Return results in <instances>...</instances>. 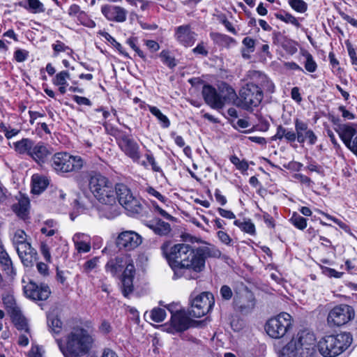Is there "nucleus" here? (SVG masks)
Wrapping results in <instances>:
<instances>
[{"instance_id": "obj_3", "label": "nucleus", "mask_w": 357, "mask_h": 357, "mask_svg": "<svg viewBox=\"0 0 357 357\" xmlns=\"http://www.w3.org/2000/svg\"><path fill=\"white\" fill-rule=\"evenodd\" d=\"M315 348L314 333L301 330L281 349L279 357H310L315 353Z\"/></svg>"}, {"instance_id": "obj_4", "label": "nucleus", "mask_w": 357, "mask_h": 357, "mask_svg": "<svg viewBox=\"0 0 357 357\" xmlns=\"http://www.w3.org/2000/svg\"><path fill=\"white\" fill-rule=\"evenodd\" d=\"M93 339L89 332L82 327H75L66 337V346L59 344L65 357H79L89 353Z\"/></svg>"}, {"instance_id": "obj_47", "label": "nucleus", "mask_w": 357, "mask_h": 357, "mask_svg": "<svg viewBox=\"0 0 357 357\" xmlns=\"http://www.w3.org/2000/svg\"><path fill=\"white\" fill-rule=\"evenodd\" d=\"M289 6L298 13H305L307 9V4L303 0H289Z\"/></svg>"}, {"instance_id": "obj_6", "label": "nucleus", "mask_w": 357, "mask_h": 357, "mask_svg": "<svg viewBox=\"0 0 357 357\" xmlns=\"http://www.w3.org/2000/svg\"><path fill=\"white\" fill-rule=\"evenodd\" d=\"M83 166L84 160L80 156L66 152L56 153L51 159V167L58 174L77 172Z\"/></svg>"}, {"instance_id": "obj_11", "label": "nucleus", "mask_w": 357, "mask_h": 357, "mask_svg": "<svg viewBox=\"0 0 357 357\" xmlns=\"http://www.w3.org/2000/svg\"><path fill=\"white\" fill-rule=\"evenodd\" d=\"M214 303L213 294L209 292H203L191 301V307L188 313L192 317H202L212 309Z\"/></svg>"}, {"instance_id": "obj_31", "label": "nucleus", "mask_w": 357, "mask_h": 357, "mask_svg": "<svg viewBox=\"0 0 357 357\" xmlns=\"http://www.w3.org/2000/svg\"><path fill=\"white\" fill-rule=\"evenodd\" d=\"M12 321L13 322L15 327L20 331H24L29 333L28 324L26 319L22 314L21 310H19L10 314Z\"/></svg>"}, {"instance_id": "obj_16", "label": "nucleus", "mask_w": 357, "mask_h": 357, "mask_svg": "<svg viewBox=\"0 0 357 357\" xmlns=\"http://www.w3.org/2000/svg\"><path fill=\"white\" fill-rule=\"evenodd\" d=\"M295 130L297 132V141L300 144L307 142L310 145H314L317 142V136L309 128L308 124L298 118L294 119Z\"/></svg>"}, {"instance_id": "obj_36", "label": "nucleus", "mask_w": 357, "mask_h": 357, "mask_svg": "<svg viewBox=\"0 0 357 357\" xmlns=\"http://www.w3.org/2000/svg\"><path fill=\"white\" fill-rule=\"evenodd\" d=\"M84 236V234H77L73 236V240L78 252H88L91 250L90 244L80 239L81 237Z\"/></svg>"}, {"instance_id": "obj_14", "label": "nucleus", "mask_w": 357, "mask_h": 357, "mask_svg": "<svg viewBox=\"0 0 357 357\" xmlns=\"http://www.w3.org/2000/svg\"><path fill=\"white\" fill-rule=\"evenodd\" d=\"M117 144L124 154L133 162L139 161L141 158L139 146L130 135L126 134L123 137H120Z\"/></svg>"}, {"instance_id": "obj_13", "label": "nucleus", "mask_w": 357, "mask_h": 357, "mask_svg": "<svg viewBox=\"0 0 357 357\" xmlns=\"http://www.w3.org/2000/svg\"><path fill=\"white\" fill-rule=\"evenodd\" d=\"M337 132L345 146L357 156V124L340 125Z\"/></svg>"}, {"instance_id": "obj_37", "label": "nucleus", "mask_w": 357, "mask_h": 357, "mask_svg": "<svg viewBox=\"0 0 357 357\" xmlns=\"http://www.w3.org/2000/svg\"><path fill=\"white\" fill-rule=\"evenodd\" d=\"M202 252V256L204 257V262L208 257L212 258H220L221 256V252L219 249L215 246H201L199 247Z\"/></svg>"}, {"instance_id": "obj_41", "label": "nucleus", "mask_w": 357, "mask_h": 357, "mask_svg": "<svg viewBox=\"0 0 357 357\" xmlns=\"http://www.w3.org/2000/svg\"><path fill=\"white\" fill-rule=\"evenodd\" d=\"M159 56L162 63L169 68H174L177 65L175 58L171 55L169 50H162Z\"/></svg>"}, {"instance_id": "obj_54", "label": "nucleus", "mask_w": 357, "mask_h": 357, "mask_svg": "<svg viewBox=\"0 0 357 357\" xmlns=\"http://www.w3.org/2000/svg\"><path fill=\"white\" fill-rule=\"evenodd\" d=\"M349 56L351 59V64L354 66V69L357 70V54L356 50L351 44L350 42L346 41L345 43Z\"/></svg>"}, {"instance_id": "obj_55", "label": "nucleus", "mask_w": 357, "mask_h": 357, "mask_svg": "<svg viewBox=\"0 0 357 357\" xmlns=\"http://www.w3.org/2000/svg\"><path fill=\"white\" fill-rule=\"evenodd\" d=\"M231 162L236 166V167L241 171H247L248 169V164L245 160H240L236 155H231L230 157Z\"/></svg>"}, {"instance_id": "obj_18", "label": "nucleus", "mask_w": 357, "mask_h": 357, "mask_svg": "<svg viewBox=\"0 0 357 357\" xmlns=\"http://www.w3.org/2000/svg\"><path fill=\"white\" fill-rule=\"evenodd\" d=\"M233 303L236 310L242 313H248L254 308L255 300L252 292L245 290L235 294Z\"/></svg>"}, {"instance_id": "obj_56", "label": "nucleus", "mask_w": 357, "mask_h": 357, "mask_svg": "<svg viewBox=\"0 0 357 357\" xmlns=\"http://www.w3.org/2000/svg\"><path fill=\"white\" fill-rule=\"evenodd\" d=\"M52 48L54 50V56H57L59 52H66L67 50L70 51V52L68 53V54L73 52L71 49L59 40H57L55 44L52 45Z\"/></svg>"}, {"instance_id": "obj_21", "label": "nucleus", "mask_w": 357, "mask_h": 357, "mask_svg": "<svg viewBox=\"0 0 357 357\" xmlns=\"http://www.w3.org/2000/svg\"><path fill=\"white\" fill-rule=\"evenodd\" d=\"M22 263L26 267H31L38 259L36 250L31 244H21L16 250Z\"/></svg>"}, {"instance_id": "obj_32", "label": "nucleus", "mask_w": 357, "mask_h": 357, "mask_svg": "<svg viewBox=\"0 0 357 357\" xmlns=\"http://www.w3.org/2000/svg\"><path fill=\"white\" fill-rule=\"evenodd\" d=\"M275 16L278 20L284 22V23L291 24L297 28H300L301 26L298 20L296 17L284 10H281L279 13H275Z\"/></svg>"}, {"instance_id": "obj_19", "label": "nucleus", "mask_w": 357, "mask_h": 357, "mask_svg": "<svg viewBox=\"0 0 357 357\" xmlns=\"http://www.w3.org/2000/svg\"><path fill=\"white\" fill-rule=\"evenodd\" d=\"M197 34L194 32L190 24L178 26L174 29L176 40L184 47H191L196 41Z\"/></svg>"}, {"instance_id": "obj_59", "label": "nucleus", "mask_w": 357, "mask_h": 357, "mask_svg": "<svg viewBox=\"0 0 357 357\" xmlns=\"http://www.w3.org/2000/svg\"><path fill=\"white\" fill-rule=\"evenodd\" d=\"M220 294L223 300L229 301L233 296L231 289L228 285H223L221 287Z\"/></svg>"}, {"instance_id": "obj_51", "label": "nucleus", "mask_w": 357, "mask_h": 357, "mask_svg": "<svg viewBox=\"0 0 357 357\" xmlns=\"http://www.w3.org/2000/svg\"><path fill=\"white\" fill-rule=\"evenodd\" d=\"M137 38L135 37H131L127 39V44L141 57L143 60H146V56L144 52L137 47Z\"/></svg>"}, {"instance_id": "obj_27", "label": "nucleus", "mask_w": 357, "mask_h": 357, "mask_svg": "<svg viewBox=\"0 0 357 357\" xmlns=\"http://www.w3.org/2000/svg\"><path fill=\"white\" fill-rule=\"evenodd\" d=\"M35 142L29 138H23L13 143L15 151L19 154L30 155Z\"/></svg>"}, {"instance_id": "obj_62", "label": "nucleus", "mask_w": 357, "mask_h": 357, "mask_svg": "<svg viewBox=\"0 0 357 357\" xmlns=\"http://www.w3.org/2000/svg\"><path fill=\"white\" fill-rule=\"evenodd\" d=\"M40 252L44 257L46 261L50 263L52 258L50 252V248L49 246L44 242H42L40 244Z\"/></svg>"}, {"instance_id": "obj_46", "label": "nucleus", "mask_w": 357, "mask_h": 357, "mask_svg": "<svg viewBox=\"0 0 357 357\" xmlns=\"http://www.w3.org/2000/svg\"><path fill=\"white\" fill-rule=\"evenodd\" d=\"M70 78V74L68 71L63 70L57 73L52 79L54 85H68L67 79Z\"/></svg>"}, {"instance_id": "obj_30", "label": "nucleus", "mask_w": 357, "mask_h": 357, "mask_svg": "<svg viewBox=\"0 0 357 357\" xmlns=\"http://www.w3.org/2000/svg\"><path fill=\"white\" fill-rule=\"evenodd\" d=\"M19 6L31 13H41L45 10L43 3L39 0H23L19 2Z\"/></svg>"}, {"instance_id": "obj_17", "label": "nucleus", "mask_w": 357, "mask_h": 357, "mask_svg": "<svg viewBox=\"0 0 357 357\" xmlns=\"http://www.w3.org/2000/svg\"><path fill=\"white\" fill-rule=\"evenodd\" d=\"M24 293L25 296L34 301H45L50 295V289L46 284H37L33 281H30L24 287Z\"/></svg>"}, {"instance_id": "obj_20", "label": "nucleus", "mask_w": 357, "mask_h": 357, "mask_svg": "<svg viewBox=\"0 0 357 357\" xmlns=\"http://www.w3.org/2000/svg\"><path fill=\"white\" fill-rule=\"evenodd\" d=\"M101 13L111 22L121 23L127 19L128 12L123 7L106 4L101 7Z\"/></svg>"}, {"instance_id": "obj_25", "label": "nucleus", "mask_w": 357, "mask_h": 357, "mask_svg": "<svg viewBox=\"0 0 357 357\" xmlns=\"http://www.w3.org/2000/svg\"><path fill=\"white\" fill-rule=\"evenodd\" d=\"M146 225L155 234L161 236H167L172 231L171 225L159 218L148 222Z\"/></svg>"}, {"instance_id": "obj_43", "label": "nucleus", "mask_w": 357, "mask_h": 357, "mask_svg": "<svg viewBox=\"0 0 357 357\" xmlns=\"http://www.w3.org/2000/svg\"><path fill=\"white\" fill-rule=\"evenodd\" d=\"M47 324L52 332L58 334L61 332L62 328V322L56 317H47Z\"/></svg>"}, {"instance_id": "obj_53", "label": "nucleus", "mask_w": 357, "mask_h": 357, "mask_svg": "<svg viewBox=\"0 0 357 357\" xmlns=\"http://www.w3.org/2000/svg\"><path fill=\"white\" fill-rule=\"evenodd\" d=\"M104 127L105 128L106 131L108 134L114 136L116 139V142L119 141L120 137H123L126 133L122 130H120L117 128L109 127L107 123H103Z\"/></svg>"}, {"instance_id": "obj_63", "label": "nucleus", "mask_w": 357, "mask_h": 357, "mask_svg": "<svg viewBox=\"0 0 357 357\" xmlns=\"http://www.w3.org/2000/svg\"><path fill=\"white\" fill-rule=\"evenodd\" d=\"M145 156L147 159L149 164L151 165L153 171L156 172H162V169L156 164L155 158L152 154L146 153Z\"/></svg>"}, {"instance_id": "obj_28", "label": "nucleus", "mask_w": 357, "mask_h": 357, "mask_svg": "<svg viewBox=\"0 0 357 357\" xmlns=\"http://www.w3.org/2000/svg\"><path fill=\"white\" fill-rule=\"evenodd\" d=\"M0 264L2 266L3 270L8 276L13 278V276L15 275L16 273L13 268L12 261L3 248L0 252Z\"/></svg>"}, {"instance_id": "obj_22", "label": "nucleus", "mask_w": 357, "mask_h": 357, "mask_svg": "<svg viewBox=\"0 0 357 357\" xmlns=\"http://www.w3.org/2000/svg\"><path fill=\"white\" fill-rule=\"evenodd\" d=\"M52 149L42 142L35 143L29 155L36 163L41 165L45 163L52 155Z\"/></svg>"}, {"instance_id": "obj_7", "label": "nucleus", "mask_w": 357, "mask_h": 357, "mask_svg": "<svg viewBox=\"0 0 357 357\" xmlns=\"http://www.w3.org/2000/svg\"><path fill=\"white\" fill-rule=\"evenodd\" d=\"M264 97L261 89L258 84L250 82L243 86L238 93V97L234 100H238L236 105L243 109L250 110L253 107L259 105Z\"/></svg>"}, {"instance_id": "obj_40", "label": "nucleus", "mask_w": 357, "mask_h": 357, "mask_svg": "<svg viewBox=\"0 0 357 357\" xmlns=\"http://www.w3.org/2000/svg\"><path fill=\"white\" fill-rule=\"evenodd\" d=\"M289 221L296 228L300 230H303L307 227V219L296 212L292 213Z\"/></svg>"}, {"instance_id": "obj_24", "label": "nucleus", "mask_w": 357, "mask_h": 357, "mask_svg": "<svg viewBox=\"0 0 357 357\" xmlns=\"http://www.w3.org/2000/svg\"><path fill=\"white\" fill-rule=\"evenodd\" d=\"M130 261V255H121L110 259L105 265V270L112 275L119 273L126 263Z\"/></svg>"}, {"instance_id": "obj_52", "label": "nucleus", "mask_w": 357, "mask_h": 357, "mask_svg": "<svg viewBox=\"0 0 357 357\" xmlns=\"http://www.w3.org/2000/svg\"><path fill=\"white\" fill-rule=\"evenodd\" d=\"M125 269L123 273L122 278H134L135 275V268L133 264V260L130 256V261L126 263L124 266Z\"/></svg>"}, {"instance_id": "obj_33", "label": "nucleus", "mask_w": 357, "mask_h": 357, "mask_svg": "<svg viewBox=\"0 0 357 357\" xmlns=\"http://www.w3.org/2000/svg\"><path fill=\"white\" fill-rule=\"evenodd\" d=\"M2 300L5 308L9 314L20 310L13 295L6 294L3 296Z\"/></svg>"}, {"instance_id": "obj_38", "label": "nucleus", "mask_w": 357, "mask_h": 357, "mask_svg": "<svg viewBox=\"0 0 357 357\" xmlns=\"http://www.w3.org/2000/svg\"><path fill=\"white\" fill-rule=\"evenodd\" d=\"M211 38L214 42L221 45L229 46L231 43H234L235 40L225 34L220 33H211Z\"/></svg>"}, {"instance_id": "obj_60", "label": "nucleus", "mask_w": 357, "mask_h": 357, "mask_svg": "<svg viewBox=\"0 0 357 357\" xmlns=\"http://www.w3.org/2000/svg\"><path fill=\"white\" fill-rule=\"evenodd\" d=\"M29 52L25 50H17L14 53V58L17 62H23L27 59Z\"/></svg>"}, {"instance_id": "obj_45", "label": "nucleus", "mask_w": 357, "mask_h": 357, "mask_svg": "<svg viewBox=\"0 0 357 357\" xmlns=\"http://www.w3.org/2000/svg\"><path fill=\"white\" fill-rule=\"evenodd\" d=\"M303 55L305 57V68L310 73H314L317 68V65L313 59V56L308 52H305Z\"/></svg>"}, {"instance_id": "obj_50", "label": "nucleus", "mask_w": 357, "mask_h": 357, "mask_svg": "<svg viewBox=\"0 0 357 357\" xmlns=\"http://www.w3.org/2000/svg\"><path fill=\"white\" fill-rule=\"evenodd\" d=\"M77 20L78 22H80L81 24L89 27V28H93L96 26V23L93 20L89 18L88 15L84 12L82 11L80 15H79L77 17Z\"/></svg>"}, {"instance_id": "obj_57", "label": "nucleus", "mask_w": 357, "mask_h": 357, "mask_svg": "<svg viewBox=\"0 0 357 357\" xmlns=\"http://www.w3.org/2000/svg\"><path fill=\"white\" fill-rule=\"evenodd\" d=\"M321 271L323 274L329 278H340L344 274L343 272H338L333 268L326 266H321Z\"/></svg>"}, {"instance_id": "obj_12", "label": "nucleus", "mask_w": 357, "mask_h": 357, "mask_svg": "<svg viewBox=\"0 0 357 357\" xmlns=\"http://www.w3.org/2000/svg\"><path fill=\"white\" fill-rule=\"evenodd\" d=\"M354 308L346 304H341L334 307L328 313V322L334 326H342L354 318Z\"/></svg>"}, {"instance_id": "obj_42", "label": "nucleus", "mask_w": 357, "mask_h": 357, "mask_svg": "<svg viewBox=\"0 0 357 357\" xmlns=\"http://www.w3.org/2000/svg\"><path fill=\"white\" fill-rule=\"evenodd\" d=\"M280 45L290 54H294L297 52V43L287 36L280 42Z\"/></svg>"}, {"instance_id": "obj_58", "label": "nucleus", "mask_w": 357, "mask_h": 357, "mask_svg": "<svg viewBox=\"0 0 357 357\" xmlns=\"http://www.w3.org/2000/svg\"><path fill=\"white\" fill-rule=\"evenodd\" d=\"M99 257H95L85 262L84 264V270L89 273L91 272L92 270L96 268L98 266V264L99 262Z\"/></svg>"}, {"instance_id": "obj_15", "label": "nucleus", "mask_w": 357, "mask_h": 357, "mask_svg": "<svg viewBox=\"0 0 357 357\" xmlns=\"http://www.w3.org/2000/svg\"><path fill=\"white\" fill-rule=\"evenodd\" d=\"M142 242L140 235L133 231H125L120 233L116 238V245L120 250H132Z\"/></svg>"}, {"instance_id": "obj_34", "label": "nucleus", "mask_w": 357, "mask_h": 357, "mask_svg": "<svg viewBox=\"0 0 357 357\" xmlns=\"http://www.w3.org/2000/svg\"><path fill=\"white\" fill-rule=\"evenodd\" d=\"M29 207V198L22 197L21 199L19 200L17 206H14V211L20 217H21L22 218H24L27 215Z\"/></svg>"}, {"instance_id": "obj_23", "label": "nucleus", "mask_w": 357, "mask_h": 357, "mask_svg": "<svg viewBox=\"0 0 357 357\" xmlns=\"http://www.w3.org/2000/svg\"><path fill=\"white\" fill-rule=\"evenodd\" d=\"M171 328L168 331L174 333V332H181L187 330L190 326V319L185 312L177 311L172 314Z\"/></svg>"}, {"instance_id": "obj_39", "label": "nucleus", "mask_w": 357, "mask_h": 357, "mask_svg": "<svg viewBox=\"0 0 357 357\" xmlns=\"http://www.w3.org/2000/svg\"><path fill=\"white\" fill-rule=\"evenodd\" d=\"M234 224L245 233H248L250 235H254L255 234V225L251 222L250 220H244L243 222L239 220H236L234 222Z\"/></svg>"}, {"instance_id": "obj_26", "label": "nucleus", "mask_w": 357, "mask_h": 357, "mask_svg": "<svg viewBox=\"0 0 357 357\" xmlns=\"http://www.w3.org/2000/svg\"><path fill=\"white\" fill-rule=\"evenodd\" d=\"M250 77L262 91L266 90L270 93L274 91V84L264 74L259 71H252L250 72Z\"/></svg>"}, {"instance_id": "obj_9", "label": "nucleus", "mask_w": 357, "mask_h": 357, "mask_svg": "<svg viewBox=\"0 0 357 357\" xmlns=\"http://www.w3.org/2000/svg\"><path fill=\"white\" fill-rule=\"evenodd\" d=\"M115 202L132 213H140L143 206L140 201L134 197L130 189L123 183L114 185Z\"/></svg>"}, {"instance_id": "obj_49", "label": "nucleus", "mask_w": 357, "mask_h": 357, "mask_svg": "<svg viewBox=\"0 0 357 357\" xmlns=\"http://www.w3.org/2000/svg\"><path fill=\"white\" fill-rule=\"evenodd\" d=\"M13 243L16 245V250L21 244H27L29 242L26 241V233L21 229L17 230L13 236Z\"/></svg>"}, {"instance_id": "obj_10", "label": "nucleus", "mask_w": 357, "mask_h": 357, "mask_svg": "<svg viewBox=\"0 0 357 357\" xmlns=\"http://www.w3.org/2000/svg\"><path fill=\"white\" fill-rule=\"evenodd\" d=\"M293 320L291 316L287 312H282L271 318L265 325L267 334L275 339L284 337L291 328Z\"/></svg>"}, {"instance_id": "obj_8", "label": "nucleus", "mask_w": 357, "mask_h": 357, "mask_svg": "<svg viewBox=\"0 0 357 357\" xmlns=\"http://www.w3.org/2000/svg\"><path fill=\"white\" fill-rule=\"evenodd\" d=\"M225 89L226 94L221 96L211 85H204L202 93L206 103L213 109H222L226 102L234 101L237 98L235 90L229 85H226Z\"/></svg>"}, {"instance_id": "obj_44", "label": "nucleus", "mask_w": 357, "mask_h": 357, "mask_svg": "<svg viewBox=\"0 0 357 357\" xmlns=\"http://www.w3.org/2000/svg\"><path fill=\"white\" fill-rule=\"evenodd\" d=\"M133 278H122V294L125 297H128L133 291Z\"/></svg>"}, {"instance_id": "obj_1", "label": "nucleus", "mask_w": 357, "mask_h": 357, "mask_svg": "<svg viewBox=\"0 0 357 357\" xmlns=\"http://www.w3.org/2000/svg\"><path fill=\"white\" fill-rule=\"evenodd\" d=\"M160 249L174 271V280L182 277L196 280L198 274L205 269L206 264L199 247L195 248L186 243L172 245V243L167 241L162 244Z\"/></svg>"}, {"instance_id": "obj_61", "label": "nucleus", "mask_w": 357, "mask_h": 357, "mask_svg": "<svg viewBox=\"0 0 357 357\" xmlns=\"http://www.w3.org/2000/svg\"><path fill=\"white\" fill-rule=\"evenodd\" d=\"M324 216L328 219L334 222L335 224H337L341 229H344V231H347L349 230V227L347 225H346L344 222L341 221L340 220L328 214V213H324Z\"/></svg>"}, {"instance_id": "obj_35", "label": "nucleus", "mask_w": 357, "mask_h": 357, "mask_svg": "<svg viewBox=\"0 0 357 357\" xmlns=\"http://www.w3.org/2000/svg\"><path fill=\"white\" fill-rule=\"evenodd\" d=\"M149 112L155 116L158 120L160 122L161 126L164 128H167L170 126V121L169 119L163 114L161 111L155 106H149Z\"/></svg>"}, {"instance_id": "obj_29", "label": "nucleus", "mask_w": 357, "mask_h": 357, "mask_svg": "<svg viewBox=\"0 0 357 357\" xmlns=\"http://www.w3.org/2000/svg\"><path fill=\"white\" fill-rule=\"evenodd\" d=\"M48 184L49 181L45 176L34 174L32 176L31 192L36 195L40 194L46 189Z\"/></svg>"}, {"instance_id": "obj_48", "label": "nucleus", "mask_w": 357, "mask_h": 357, "mask_svg": "<svg viewBox=\"0 0 357 357\" xmlns=\"http://www.w3.org/2000/svg\"><path fill=\"white\" fill-rule=\"evenodd\" d=\"M166 317V312L160 307H155L151 312V319L155 322L162 321Z\"/></svg>"}, {"instance_id": "obj_64", "label": "nucleus", "mask_w": 357, "mask_h": 357, "mask_svg": "<svg viewBox=\"0 0 357 357\" xmlns=\"http://www.w3.org/2000/svg\"><path fill=\"white\" fill-rule=\"evenodd\" d=\"M243 45L248 50L249 52H253L255 51V41L254 39L250 37H245L243 40Z\"/></svg>"}, {"instance_id": "obj_5", "label": "nucleus", "mask_w": 357, "mask_h": 357, "mask_svg": "<svg viewBox=\"0 0 357 357\" xmlns=\"http://www.w3.org/2000/svg\"><path fill=\"white\" fill-rule=\"evenodd\" d=\"M352 340L351 335L347 332L328 335L319 342L318 349L324 357H335L347 349Z\"/></svg>"}, {"instance_id": "obj_2", "label": "nucleus", "mask_w": 357, "mask_h": 357, "mask_svg": "<svg viewBox=\"0 0 357 357\" xmlns=\"http://www.w3.org/2000/svg\"><path fill=\"white\" fill-rule=\"evenodd\" d=\"M88 187L101 206L99 215L107 219H113L120 214V207L115 202V192L113 183L105 176L96 171L88 175Z\"/></svg>"}]
</instances>
